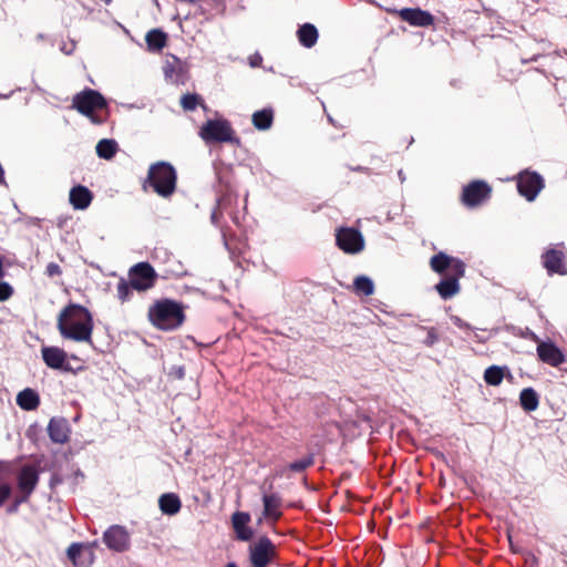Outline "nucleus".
Masks as SVG:
<instances>
[{"instance_id":"nucleus-14","label":"nucleus","mask_w":567,"mask_h":567,"mask_svg":"<svg viewBox=\"0 0 567 567\" xmlns=\"http://www.w3.org/2000/svg\"><path fill=\"white\" fill-rule=\"evenodd\" d=\"M338 248H363L364 239L360 230L353 227H341L336 231Z\"/></svg>"},{"instance_id":"nucleus-38","label":"nucleus","mask_w":567,"mask_h":567,"mask_svg":"<svg viewBox=\"0 0 567 567\" xmlns=\"http://www.w3.org/2000/svg\"><path fill=\"white\" fill-rule=\"evenodd\" d=\"M12 493V487L9 483H0V507L9 499Z\"/></svg>"},{"instance_id":"nucleus-20","label":"nucleus","mask_w":567,"mask_h":567,"mask_svg":"<svg viewBox=\"0 0 567 567\" xmlns=\"http://www.w3.org/2000/svg\"><path fill=\"white\" fill-rule=\"evenodd\" d=\"M69 423L63 417H52L48 425V434L52 442L63 444L69 440Z\"/></svg>"},{"instance_id":"nucleus-10","label":"nucleus","mask_w":567,"mask_h":567,"mask_svg":"<svg viewBox=\"0 0 567 567\" xmlns=\"http://www.w3.org/2000/svg\"><path fill=\"white\" fill-rule=\"evenodd\" d=\"M430 265L433 271L444 276H449L451 274L464 275L465 272V265L463 261L444 252H439L433 256L430 260Z\"/></svg>"},{"instance_id":"nucleus-22","label":"nucleus","mask_w":567,"mask_h":567,"mask_svg":"<svg viewBox=\"0 0 567 567\" xmlns=\"http://www.w3.org/2000/svg\"><path fill=\"white\" fill-rule=\"evenodd\" d=\"M464 275H456L451 274L449 276H445L444 279H442L436 286L435 289L437 293L443 298L444 300L450 299L454 297L460 291V284L458 280Z\"/></svg>"},{"instance_id":"nucleus-15","label":"nucleus","mask_w":567,"mask_h":567,"mask_svg":"<svg viewBox=\"0 0 567 567\" xmlns=\"http://www.w3.org/2000/svg\"><path fill=\"white\" fill-rule=\"evenodd\" d=\"M42 359L44 363L55 370L72 371V368L66 362V352L58 347H43Z\"/></svg>"},{"instance_id":"nucleus-49","label":"nucleus","mask_w":567,"mask_h":567,"mask_svg":"<svg viewBox=\"0 0 567 567\" xmlns=\"http://www.w3.org/2000/svg\"><path fill=\"white\" fill-rule=\"evenodd\" d=\"M344 251L348 252V254H355V252H359L360 250L351 249V250H344Z\"/></svg>"},{"instance_id":"nucleus-5","label":"nucleus","mask_w":567,"mask_h":567,"mask_svg":"<svg viewBox=\"0 0 567 567\" xmlns=\"http://www.w3.org/2000/svg\"><path fill=\"white\" fill-rule=\"evenodd\" d=\"M234 130L226 120H208L199 130L202 140L209 143H238Z\"/></svg>"},{"instance_id":"nucleus-27","label":"nucleus","mask_w":567,"mask_h":567,"mask_svg":"<svg viewBox=\"0 0 567 567\" xmlns=\"http://www.w3.org/2000/svg\"><path fill=\"white\" fill-rule=\"evenodd\" d=\"M298 40L305 48H312L318 41V30L311 23H305L297 31Z\"/></svg>"},{"instance_id":"nucleus-45","label":"nucleus","mask_w":567,"mask_h":567,"mask_svg":"<svg viewBox=\"0 0 567 567\" xmlns=\"http://www.w3.org/2000/svg\"><path fill=\"white\" fill-rule=\"evenodd\" d=\"M2 184H6V179H4V169L2 167V165L0 164V185Z\"/></svg>"},{"instance_id":"nucleus-12","label":"nucleus","mask_w":567,"mask_h":567,"mask_svg":"<svg viewBox=\"0 0 567 567\" xmlns=\"http://www.w3.org/2000/svg\"><path fill=\"white\" fill-rule=\"evenodd\" d=\"M17 482L23 499H29L39 483V471L35 465H23L18 473Z\"/></svg>"},{"instance_id":"nucleus-44","label":"nucleus","mask_w":567,"mask_h":567,"mask_svg":"<svg viewBox=\"0 0 567 567\" xmlns=\"http://www.w3.org/2000/svg\"><path fill=\"white\" fill-rule=\"evenodd\" d=\"M61 483H62V478L59 475L54 474L51 476V478H50L51 487H54L55 485L61 484Z\"/></svg>"},{"instance_id":"nucleus-28","label":"nucleus","mask_w":567,"mask_h":567,"mask_svg":"<svg viewBox=\"0 0 567 567\" xmlns=\"http://www.w3.org/2000/svg\"><path fill=\"white\" fill-rule=\"evenodd\" d=\"M519 402L526 412L535 411L539 404L538 394L533 388H526L519 394Z\"/></svg>"},{"instance_id":"nucleus-36","label":"nucleus","mask_w":567,"mask_h":567,"mask_svg":"<svg viewBox=\"0 0 567 567\" xmlns=\"http://www.w3.org/2000/svg\"><path fill=\"white\" fill-rule=\"evenodd\" d=\"M198 100L196 94H185L182 96L181 104L185 111H193L196 109Z\"/></svg>"},{"instance_id":"nucleus-41","label":"nucleus","mask_w":567,"mask_h":567,"mask_svg":"<svg viewBox=\"0 0 567 567\" xmlns=\"http://www.w3.org/2000/svg\"><path fill=\"white\" fill-rule=\"evenodd\" d=\"M28 499H23V494L20 497H17L14 502L7 508L9 514H13L18 511L21 503L27 502Z\"/></svg>"},{"instance_id":"nucleus-4","label":"nucleus","mask_w":567,"mask_h":567,"mask_svg":"<svg viewBox=\"0 0 567 567\" xmlns=\"http://www.w3.org/2000/svg\"><path fill=\"white\" fill-rule=\"evenodd\" d=\"M106 101L97 91L85 89L73 97V107L81 114L91 118L93 123H102V120L94 115V112L103 110Z\"/></svg>"},{"instance_id":"nucleus-54","label":"nucleus","mask_w":567,"mask_h":567,"mask_svg":"<svg viewBox=\"0 0 567 567\" xmlns=\"http://www.w3.org/2000/svg\"><path fill=\"white\" fill-rule=\"evenodd\" d=\"M106 4H110L112 0H103Z\"/></svg>"},{"instance_id":"nucleus-43","label":"nucleus","mask_w":567,"mask_h":567,"mask_svg":"<svg viewBox=\"0 0 567 567\" xmlns=\"http://www.w3.org/2000/svg\"><path fill=\"white\" fill-rule=\"evenodd\" d=\"M452 321H453V323H454L455 326H457L458 328H462V329H464V328H468V324H467V323H465V322H464L461 318H458V317H453V318H452Z\"/></svg>"},{"instance_id":"nucleus-26","label":"nucleus","mask_w":567,"mask_h":567,"mask_svg":"<svg viewBox=\"0 0 567 567\" xmlns=\"http://www.w3.org/2000/svg\"><path fill=\"white\" fill-rule=\"evenodd\" d=\"M17 404L24 411H33L40 405V396L34 390L27 388L18 393Z\"/></svg>"},{"instance_id":"nucleus-11","label":"nucleus","mask_w":567,"mask_h":567,"mask_svg":"<svg viewBox=\"0 0 567 567\" xmlns=\"http://www.w3.org/2000/svg\"><path fill=\"white\" fill-rule=\"evenodd\" d=\"M103 542L111 550L123 553L130 548L131 538L125 527L112 525L103 534Z\"/></svg>"},{"instance_id":"nucleus-33","label":"nucleus","mask_w":567,"mask_h":567,"mask_svg":"<svg viewBox=\"0 0 567 567\" xmlns=\"http://www.w3.org/2000/svg\"><path fill=\"white\" fill-rule=\"evenodd\" d=\"M165 254V262L167 267L165 268V272L167 276L178 277L185 274V270L179 261H176L171 252L164 250Z\"/></svg>"},{"instance_id":"nucleus-23","label":"nucleus","mask_w":567,"mask_h":567,"mask_svg":"<svg viewBox=\"0 0 567 567\" xmlns=\"http://www.w3.org/2000/svg\"><path fill=\"white\" fill-rule=\"evenodd\" d=\"M163 72L166 80L171 81L172 83H181L184 81L183 64L181 60L175 56L166 60L163 66Z\"/></svg>"},{"instance_id":"nucleus-19","label":"nucleus","mask_w":567,"mask_h":567,"mask_svg":"<svg viewBox=\"0 0 567 567\" xmlns=\"http://www.w3.org/2000/svg\"><path fill=\"white\" fill-rule=\"evenodd\" d=\"M250 522V515L246 512H236L231 516L233 528L236 533V537L239 540L247 542L254 536L252 529L248 526Z\"/></svg>"},{"instance_id":"nucleus-21","label":"nucleus","mask_w":567,"mask_h":567,"mask_svg":"<svg viewBox=\"0 0 567 567\" xmlns=\"http://www.w3.org/2000/svg\"><path fill=\"white\" fill-rule=\"evenodd\" d=\"M400 17L411 25L429 27L433 23L432 14L421 9H402L400 11Z\"/></svg>"},{"instance_id":"nucleus-17","label":"nucleus","mask_w":567,"mask_h":567,"mask_svg":"<svg viewBox=\"0 0 567 567\" xmlns=\"http://www.w3.org/2000/svg\"><path fill=\"white\" fill-rule=\"evenodd\" d=\"M542 261L549 276L567 275L563 250H546L542 256Z\"/></svg>"},{"instance_id":"nucleus-25","label":"nucleus","mask_w":567,"mask_h":567,"mask_svg":"<svg viewBox=\"0 0 567 567\" xmlns=\"http://www.w3.org/2000/svg\"><path fill=\"white\" fill-rule=\"evenodd\" d=\"M158 506L163 514L173 516L181 511L182 502L177 494L166 493L159 497Z\"/></svg>"},{"instance_id":"nucleus-18","label":"nucleus","mask_w":567,"mask_h":567,"mask_svg":"<svg viewBox=\"0 0 567 567\" xmlns=\"http://www.w3.org/2000/svg\"><path fill=\"white\" fill-rule=\"evenodd\" d=\"M264 511L262 517L270 520L272 524L277 523L281 516L282 499L278 494H265L262 496Z\"/></svg>"},{"instance_id":"nucleus-34","label":"nucleus","mask_w":567,"mask_h":567,"mask_svg":"<svg viewBox=\"0 0 567 567\" xmlns=\"http://www.w3.org/2000/svg\"><path fill=\"white\" fill-rule=\"evenodd\" d=\"M133 286H131V282L124 279H121L116 287L117 298L121 300V302L128 301L133 295Z\"/></svg>"},{"instance_id":"nucleus-6","label":"nucleus","mask_w":567,"mask_h":567,"mask_svg":"<svg viewBox=\"0 0 567 567\" xmlns=\"http://www.w3.org/2000/svg\"><path fill=\"white\" fill-rule=\"evenodd\" d=\"M514 179L516 181L518 194L527 202H534L545 188L544 177L539 173L528 168L519 172Z\"/></svg>"},{"instance_id":"nucleus-31","label":"nucleus","mask_w":567,"mask_h":567,"mask_svg":"<svg viewBox=\"0 0 567 567\" xmlns=\"http://www.w3.org/2000/svg\"><path fill=\"white\" fill-rule=\"evenodd\" d=\"M117 151V143L114 140L104 138L96 145V154L104 159H111Z\"/></svg>"},{"instance_id":"nucleus-40","label":"nucleus","mask_w":567,"mask_h":567,"mask_svg":"<svg viewBox=\"0 0 567 567\" xmlns=\"http://www.w3.org/2000/svg\"><path fill=\"white\" fill-rule=\"evenodd\" d=\"M496 364L488 367L484 374L486 383L491 385H496Z\"/></svg>"},{"instance_id":"nucleus-47","label":"nucleus","mask_w":567,"mask_h":567,"mask_svg":"<svg viewBox=\"0 0 567 567\" xmlns=\"http://www.w3.org/2000/svg\"><path fill=\"white\" fill-rule=\"evenodd\" d=\"M503 375H504V369L498 367V377H497L498 384L502 382Z\"/></svg>"},{"instance_id":"nucleus-48","label":"nucleus","mask_w":567,"mask_h":567,"mask_svg":"<svg viewBox=\"0 0 567 567\" xmlns=\"http://www.w3.org/2000/svg\"><path fill=\"white\" fill-rule=\"evenodd\" d=\"M548 248H553V249H556V248H563V243H559V244H549Z\"/></svg>"},{"instance_id":"nucleus-50","label":"nucleus","mask_w":567,"mask_h":567,"mask_svg":"<svg viewBox=\"0 0 567 567\" xmlns=\"http://www.w3.org/2000/svg\"><path fill=\"white\" fill-rule=\"evenodd\" d=\"M11 94H0V99H8Z\"/></svg>"},{"instance_id":"nucleus-42","label":"nucleus","mask_w":567,"mask_h":567,"mask_svg":"<svg viewBox=\"0 0 567 567\" xmlns=\"http://www.w3.org/2000/svg\"><path fill=\"white\" fill-rule=\"evenodd\" d=\"M248 61L251 68H257L261 65L262 56L259 53H254L248 58Z\"/></svg>"},{"instance_id":"nucleus-9","label":"nucleus","mask_w":567,"mask_h":567,"mask_svg":"<svg viewBox=\"0 0 567 567\" xmlns=\"http://www.w3.org/2000/svg\"><path fill=\"white\" fill-rule=\"evenodd\" d=\"M157 275L148 262H138L128 271V281L137 291L152 289L156 284Z\"/></svg>"},{"instance_id":"nucleus-51","label":"nucleus","mask_w":567,"mask_h":567,"mask_svg":"<svg viewBox=\"0 0 567 567\" xmlns=\"http://www.w3.org/2000/svg\"><path fill=\"white\" fill-rule=\"evenodd\" d=\"M226 567H237V565L235 563H229L226 565Z\"/></svg>"},{"instance_id":"nucleus-35","label":"nucleus","mask_w":567,"mask_h":567,"mask_svg":"<svg viewBox=\"0 0 567 567\" xmlns=\"http://www.w3.org/2000/svg\"><path fill=\"white\" fill-rule=\"evenodd\" d=\"M315 463L313 456L308 455L301 460L295 461L288 465L291 472L300 473L312 466Z\"/></svg>"},{"instance_id":"nucleus-37","label":"nucleus","mask_w":567,"mask_h":567,"mask_svg":"<svg viewBox=\"0 0 567 567\" xmlns=\"http://www.w3.org/2000/svg\"><path fill=\"white\" fill-rule=\"evenodd\" d=\"M13 288L7 281H0V302L9 300L13 296Z\"/></svg>"},{"instance_id":"nucleus-24","label":"nucleus","mask_w":567,"mask_h":567,"mask_svg":"<svg viewBox=\"0 0 567 567\" xmlns=\"http://www.w3.org/2000/svg\"><path fill=\"white\" fill-rule=\"evenodd\" d=\"M92 200L91 192L84 186H75L70 192V203L75 209H85Z\"/></svg>"},{"instance_id":"nucleus-53","label":"nucleus","mask_w":567,"mask_h":567,"mask_svg":"<svg viewBox=\"0 0 567 567\" xmlns=\"http://www.w3.org/2000/svg\"><path fill=\"white\" fill-rule=\"evenodd\" d=\"M58 257H59V259H60V261H61V262H63V261H64V258H63L60 254H58Z\"/></svg>"},{"instance_id":"nucleus-2","label":"nucleus","mask_w":567,"mask_h":567,"mask_svg":"<svg viewBox=\"0 0 567 567\" xmlns=\"http://www.w3.org/2000/svg\"><path fill=\"white\" fill-rule=\"evenodd\" d=\"M147 319L158 330L172 331L179 328L185 321L184 307L172 299H159L150 306Z\"/></svg>"},{"instance_id":"nucleus-13","label":"nucleus","mask_w":567,"mask_h":567,"mask_svg":"<svg viewBox=\"0 0 567 567\" xmlns=\"http://www.w3.org/2000/svg\"><path fill=\"white\" fill-rule=\"evenodd\" d=\"M537 355L542 362L555 368L566 361L563 351L551 341L538 342Z\"/></svg>"},{"instance_id":"nucleus-3","label":"nucleus","mask_w":567,"mask_h":567,"mask_svg":"<svg viewBox=\"0 0 567 567\" xmlns=\"http://www.w3.org/2000/svg\"><path fill=\"white\" fill-rule=\"evenodd\" d=\"M148 183L156 194L168 197L176 188V172L171 164L158 162L150 167Z\"/></svg>"},{"instance_id":"nucleus-8","label":"nucleus","mask_w":567,"mask_h":567,"mask_svg":"<svg viewBox=\"0 0 567 567\" xmlns=\"http://www.w3.org/2000/svg\"><path fill=\"white\" fill-rule=\"evenodd\" d=\"M492 192V187L484 181H473L463 187L461 202L467 208H475L484 204Z\"/></svg>"},{"instance_id":"nucleus-30","label":"nucleus","mask_w":567,"mask_h":567,"mask_svg":"<svg viewBox=\"0 0 567 567\" xmlns=\"http://www.w3.org/2000/svg\"><path fill=\"white\" fill-rule=\"evenodd\" d=\"M146 43L151 51H159L166 45V34L161 30H151L146 34Z\"/></svg>"},{"instance_id":"nucleus-29","label":"nucleus","mask_w":567,"mask_h":567,"mask_svg":"<svg viewBox=\"0 0 567 567\" xmlns=\"http://www.w3.org/2000/svg\"><path fill=\"white\" fill-rule=\"evenodd\" d=\"M353 291L358 296L370 297L374 293V284L367 276H358L353 280Z\"/></svg>"},{"instance_id":"nucleus-7","label":"nucleus","mask_w":567,"mask_h":567,"mask_svg":"<svg viewBox=\"0 0 567 567\" xmlns=\"http://www.w3.org/2000/svg\"><path fill=\"white\" fill-rule=\"evenodd\" d=\"M277 558V547L267 536L259 537L249 546V559L252 567H268Z\"/></svg>"},{"instance_id":"nucleus-52","label":"nucleus","mask_w":567,"mask_h":567,"mask_svg":"<svg viewBox=\"0 0 567 567\" xmlns=\"http://www.w3.org/2000/svg\"><path fill=\"white\" fill-rule=\"evenodd\" d=\"M399 176H400L401 181L403 182L404 181V176H403L402 171L399 172Z\"/></svg>"},{"instance_id":"nucleus-39","label":"nucleus","mask_w":567,"mask_h":567,"mask_svg":"<svg viewBox=\"0 0 567 567\" xmlns=\"http://www.w3.org/2000/svg\"><path fill=\"white\" fill-rule=\"evenodd\" d=\"M44 275L54 278L62 275V269L56 262H49L45 267Z\"/></svg>"},{"instance_id":"nucleus-32","label":"nucleus","mask_w":567,"mask_h":567,"mask_svg":"<svg viewBox=\"0 0 567 567\" xmlns=\"http://www.w3.org/2000/svg\"><path fill=\"white\" fill-rule=\"evenodd\" d=\"M252 123L258 130H268L272 124V111L261 110L252 114Z\"/></svg>"},{"instance_id":"nucleus-16","label":"nucleus","mask_w":567,"mask_h":567,"mask_svg":"<svg viewBox=\"0 0 567 567\" xmlns=\"http://www.w3.org/2000/svg\"><path fill=\"white\" fill-rule=\"evenodd\" d=\"M68 557L74 567H90L94 561L92 548L80 543H73L69 546Z\"/></svg>"},{"instance_id":"nucleus-46","label":"nucleus","mask_w":567,"mask_h":567,"mask_svg":"<svg viewBox=\"0 0 567 567\" xmlns=\"http://www.w3.org/2000/svg\"><path fill=\"white\" fill-rule=\"evenodd\" d=\"M6 275L4 267H3V259L0 256V279L3 278Z\"/></svg>"},{"instance_id":"nucleus-1","label":"nucleus","mask_w":567,"mask_h":567,"mask_svg":"<svg viewBox=\"0 0 567 567\" xmlns=\"http://www.w3.org/2000/svg\"><path fill=\"white\" fill-rule=\"evenodd\" d=\"M58 329L64 339L92 344L93 317L83 306L70 303L58 317Z\"/></svg>"}]
</instances>
